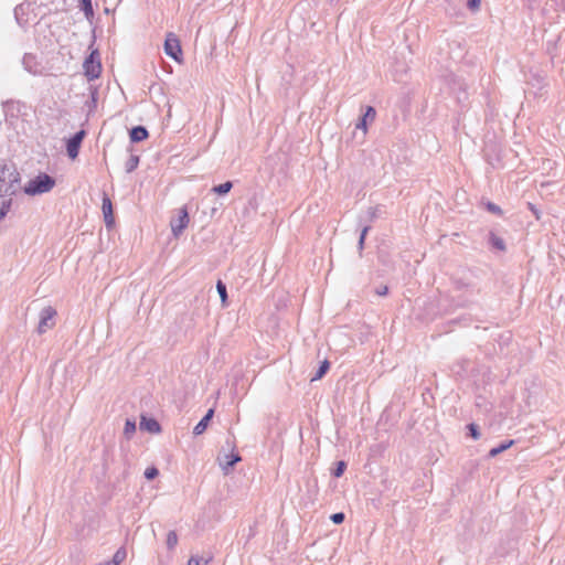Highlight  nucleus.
Here are the masks:
<instances>
[{
    "label": "nucleus",
    "mask_w": 565,
    "mask_h": 565,
    "mask_svg": "<svg viewBox=\"0 0 565 565\" xmlns=\"http://www.w3.org/2000/svg\"><path fill=\"white\" fill-rule=\"evenodd\" d=\"M2 174L3 177L0 178V220L7 215L11 207L12 199L7 196H11L20 190L18 172H8V182H6V172H3Z\"/></svg>",
    "instance_id": "nucleus-1"
},
{
    "label": "nucleus",
    "mask_w": 565,
    "mask_h": 565,
    "mask_svg": "<svg viewBox=\"0 0 565 565\" xmlns=\"http://www.w3.org/2000/svg\"><path fill=\"white\" fill-rule=\"evenodd\" d=\"M54 185L55 180L51 175L41 173L34 179L30 180L23 190L28 195H38L50 192Z\"/></svg>",
    "instance_id": "nucleus-2"
},
{
    "label": "nucleus",
    "mask_w": 565,
    "mask_h": 565,
    "mask_svg": "<svg viewBox=\"0 0 565 565\" xmlns=\"http://www.w3.org/2000/svg\"><path fill=\"white\" fill-rule=\"evenodd\" d=\"M56 310L50 306L43 308L40 312V320L38 324V332L45 333L47 330L55 326Z\"/></svg>",
    "instance_id": "nucleus-3"
},
{
    "label": "nucleus",
    "mask_w": 565,
    "mask_h": 565,
    "mask_svg": "<svg viewBox=\"0 0 565 565\" xmlns=\"http://www.w3.org/2000/svg\"><path fill=\"white\" fill-rule=\"evenodd\" d=\"M164 52L168 56L174 61L180 62L182 56V50L179 39L173 33H168L164 41Z\"/></svg>",
    "instance_id": "nucleus-4"
},
{
    "label": "nucleus",
    "mask_w": 565,
    "mask_h": 565,
    "mask_svg": "<svg viewBox=\"0 0 565 565\" xmlns=\"http://www.w3.org/2000/svg\"><path fill=\"white\" fill-rule=\"evenodd\" d=\"M84 71L85 75L89 79H95L99 76L102 72V65L98 58H96V53L93 52L89 54V56L84 62Z\"/></svg>",
    "instance_id": "nucleus-5"
},
{
    "label": "nucleus",
    "mask_w": 565,
    "mask_h": 565,
    "mask_svg": "<svg viewBox=\"0 0 565 565\" xmlns=\"http://www.w3.org/2000/svg\"><path fill=\"white\" fill-rule=\"evenodd\" d=\"M189 214L185 207L179 210L178 217L171 220V230L174 236H179L188 226Z\"/></svg>",
    "instance_id": "nucleus-6"
},
{
    "label": "nucleus",
    "mask_w": 565,
    "mask_h": 565,
    "mask_svg": "<svg viewBox=\"0 0 565 565\" xmlns=\"http://www.w3.org/2000/svg\"><path fill=\"white\" fill-rule=\"evenodd\" d=\"M85 137V131L79 130L74 136H72L66 143L67 156L71 159H76L79 152V147Z\"/></svg>",
    "instance_id": "nucleus-7"
},
{
    "label": "nucleus",
    "mask_w": 565,
    "mask_h": 565,
    "mask_svg": "<svg viewBox=\"0 0 565 565\" xmlns=\"http://www.w3.org/2000/svg\"><path fill=\"white\" fill-rule=\"evenodd\" d=\"M217 461L224 475H228L234 465L241 461V456L232 451L231 454L220 455Z\"/></svg>",
    "instance_id": "nucleus-8"
},
{
    "label": "nucleus",
    "mask_w": 565,
    "mask_h": 565,
    "mask_svg": "<svg viewBox=\"0 0 565 565\" xmlns=\"http://www.w3.org/2000/svg\"><path fill=\"white\" fill-rule=\"evenodd\" d=\"M102 210L104 214V221L107 227H110L114 224V215H113V204L109 196L104 193Z\"/></svg>",
    "instance_id": "nucleus-9"
},
{
    "label": "nucleus",
    "mask_w": 565,
    "mask_h": 565,
    "mask_svg": "<svg viewBox=\"0 0 565 565\" xmlns=\"http://www.w3.org/2000/svg\"><path fill=\"white\" fill-rule=\"evenodd\" d=\"M376 111L372 106H367L364 115L361 117L359 122L355 125L356 129L362 130L363 135L367 131V121H373L375 119Z\"/></svg>",
    "instance_id": "nucleus-10"
},
{
    "label": "nucleus",
    "mask_w": 565,
    "mask_h": 565,
    "mask_svg": "<svg viewBox=\"0 0 565 565\" xmlns=\"http://www.w3.org/2000/svg\"><path fill=\"white\" fill-rule=\"evenodd\" d=\"M214 415V411L211 408L207 411V413L205 414V416L195 425L194 429H193V434L199 436L201 434H203L209 425V422L212 419Z\"/></svg>",
    "instance_id": "nucleus-11"
},
{
    "label": "nucleus",
    "mask_w": 565,
    "mask_h": 565,
    "mask_svg": "<svg viewBox=\"0 0 565 565\" xmlns=\"http://www.w3.org/2000/svg\"><path fill=\"white\" fill-rule=\"evenodd\" d=\"M140 428L152 434L159 433L161 429L159 423L156 419L146 417L141 418Z\"/></svg>",
    "instance_id": "nucleus-12"
},
{
    "label": "nucleus",
    "mask_w": 565,
    "mask_h": 565,
    "mask_svg": "<svg viewBox=\"0 0 565 565\" xmlns=\"http://www.w3.org/2000/svg\"><path fill=\"white\" fill-rule=\"evenodd\" d=\"M147 138H148V131L143 126H137L130 130V139L134 142H139Z\"/></svg>",
    "instance_id": "nucleus-13"
},
{
    "label": "nucleus",
    "mask_w": 565,
    "mask_h": 565,
    "mask_svg": "<svg viewBox=\"0 0 565 565\" xmlns=\"http://www.w3.org/2000/svg\"><path fill=\"white\" fill-rule=\"evenodd\" d=\"M126 556V550L124 547H120L116 551L110 562H106L100 565H120L125 561Z\"/></svg>",
    "instance_id": "nucleus-14"
},
{
    "label": "nucleus",
    "mask_w": 565,
    "mask_h": 565,
    "mask_svg": "<svg viewBox=\"0 0 565 565\" xmlns=\"http://www.w3.org/2000/svg\"><path fill=\"white\" fill-rule=\"evenodd\" d=\"M513 444H514V440H508V441L500 444L498 447H494L489 451V457L490 458L497 457L499 454L509 449Z\"/></svg>",
    "instance_id": "nucleus-15"
},
{
    "label": "nucleus",
    "mask_w": 565,
    "mask_h": 565,
    "mask_svg": "<svg viewBox=\"0 0 565 565\" xmlns=\"http://www.w3.org/2000/svg\"><path fill=\"white\" fill-rule=\"evenodd\" d=\"M232 188H233V183L231 181H226V182H224L222 184L213 186L212 191L214 193L223 195V194L228 193Z\"/></svg>",
    "instance_id": "nucleus-16"
},
{
    "label": "nucleus",
    "mask_w": 565,
    "mask_h": 565,
    "mask_svg": "<svg viewBox=\"0 0 565 565\" xmlns=\"http://www.w3.org/2000/svg\"><path fill=\"white\" fill-rule=\"evenodd\" d=\"M490 244L492 245V247L499 250L505 249L504 241L501 237L497 236L494 233L490 234Z\"/></svg>",
    "instance_id": "nucleus-17"
},
{
    "label": "nucleus",
    "mask_w": 565,
    "mask_h": 565,
    "mask_svg": "<svg viewBox=\"0 0 565 565\" xmlns=\"http://www.w3.org/2000/svg\"><path fill=\"white\" fill-rule=\"evenodd\" d=\"M138 164H139V157L131 154L125 164L126 172H128V173L132 172L138 167Z\"/></svg>",
    "instance_id": "nucleus-18"
},
{
    "label": "nucleus",
    "mask_w": 565,
    "mask_h": 565,
    "mask_svg": "<svg viewBox=\"0 0 565 565\" xmlns=\"http://www.w3.org/2000/svg\"><path fill=\"white\" fill-rule=\"evenodd\" d=\"M216 290H217V292L220 295V298L222 300L223 306H226L227 291H226V286H225V284L222 280H218L216 282Z\"/></svg>",
    "instance_id": "nucleus-19"
},
{
    "label": "nucleus",
    "mask_w": 565,
    "mask_h": 565,
    "mask_svg": "<svg viewBox=\"0 0 565 565\" xmlns=\"http://www.w3.org/2000/svg\"><path fill=\"white\" fill-rule=\"evenodd\" d=\"M330 367L329 361L324 360L321 365L319 366L316 375L311 379V381H317L323 377V375L327 373V371Z\"/></svg>",
    "instance_id": "nucleus-20"
},
{
    "label": "nucleus",
    "mask_w": 565,
    "mask_h": 565,
    "mask_svg": "<svg viewBox=\"0 0 565 565\" xmlns=\"http://www.w3.org/2000/svg\"><path fill=\"white\" fill-rule=\"evenodd\" d=\"M136 431V423L134 420L127 419L124 427V435L126 438H130Z\"/></svg>",
    "instance_id": "nucleus-21"
},
{
    "label": "nucleus",
    "mask_w": 565,
    "mask_h": 565,
    "mask_svg": "<svg viewBox=\"0 0 565 565\" xmlns=\"http://www.w3.org/2000/svg\"><path fill=\"white\" fill-rule=\"evenodd\" d=\"M178 544V535L174 531H170L167 535V546L172 550Z\"/></svg>",
    "instance_id": "nucleus-22"
},
{
    "label": "nucleus",
    "mask_w": 565,
    "mask_h": 565,
    "mask_svg": "<svg viewBox=\"0 0 565 565\" xmlns=\"http://www.w3.org/2000/svg\"><path fill=\"white\" fill-rule=\"evenodd\" d=\"M369 230H370V226H365L361 231L360 238H359V242H358V248L360 250V254L362 253V250L364 248V242H365V237H366V234H367Z\"/></svg>",
    "instance_id": "nucleus-23"
},
{
    "label": "nucleus",
    "mask_w": 565,
    "mask_h": 565,
    "mask_svg": "<svg viewBox=\"0 0 565 565\" xmlns=\"http://www.w3.org/2000/svg\"><path fill=\"white\" fill-rule=\"evenodd\" d=\"M82 9L87 18L93 15L92 0H82Z\"/></svg>",
    "instance_id": "nucleus-24"
},
{
    "label": "nucleus",
    "mask_w": 565,
    "mask_h": 565,
    "mask_svg": "<svg viewBox=\"0 0 565 565\" xmlns=\"http://www.w3.org/2000/svg\"><path fill=\"white\" fill-rule=\"evenodd\" d=\"M468 430H469V434L470 436L475 439V440H478L480 438V431H479V428L476 424H469L467 426Z\"/></svg>",
    "instance_id": "nucleus-25"
},
{
    "label": "nucleus",
    "mask_w": 565,
    "mask_h": 565,
    "mask_svg": "<svg viewBox=\"0 0 565 565\" xmlns=\"http://www.w3.org/2000/svg\"><path fill=\"white\" fill-rule=\"evenodd\" d=\"M159 475V471L156 467L147 468L145 471V477L148 480L154 479Z\"/></svg>",
    "instance_id": "nucleus-26"
},
{
    "label": "nucleus",
    "mask_w": 565,
    "mask_h": 565,
    "mask_svg": "<svg viewBox=\"0 0 565 565\" xmlns=\"http://www.w3.org/2000/svg\"><path fill=\"white\" fill-rule=\"evenodd\" d=\"M347 468V465L344 461H339L337 463V468L333 471L334 477L339 478L343 475L344 470Z\"/></svg>",
    "instance_id": "nucleus-27"
},
{
    "label": "nucleus",
    "mask_w": 565,
    "mask_h": 565,
    "mask_svg": "<svg viewBox=\"0 0 565 565\" xmlns=\"http://www.w3.org/2000/svg\"><path fill=\"white\" fill-rule=\"evenodd\" d=\"M344 513L342 512H338V513H333L330 519L331 521L334 523V524H341L343 521H344Z\"/></svg>",
    "instance_id": "nucleus-28"
},
{
    "label": "nucleus",
    "mask_w": 565,
    "mask_h": 565,
    "mask_svg": "<svg viewBox=\"0 0 565 565\" xmlns=\"http://www.w3.org/2000/svg\"><path fill=\"white\" fill-rule=\"evenodd\" d=\"M480 0H468L467 6L470 10L476 11L480 8Z\"/></svg>",
    "instance_id": "nucleus-29"
},
{
    "label": "nucleus",
    "mask_w": 565,
    "mask_h": 565,
    "mask_svg": "<svg viewBox=\"0 0 565 565\" xmlns=\"http://www.w3.org/2000/svg\"><path fill=\"white\" fill-rule=\"evenodd\" d=\"M487 207L492 213H501V209L494 203H488Z\"/></svg>",
    "instance_id": "nucleus-30"
},
{
    "label": "nucleus",
    "mask_w": 565,
    "mask_h": 565,
    "mask_svg": "<svg viewBox=\"0 0 565 565\" xmlns=\"http://www.w3.org/2000/svg\"><path fill=\"white\" fill-rule=\"evenodd\" d=\"M201 558L196 556H191L188 561V565H200Z\"/></svg>",
    "instance_id": "nucleus-31"
},
{
    "label": "nucleus",
    "mask_w": 565,
    "mask_h": 565,
    "mask_svg": "<svg viewBox=\"0 0 565 565\" xmlns=\"http://www.w3.org/2000/svg\"><path fill=\"white\" fill-rule=\"evenodd\" d=\"M387 290H388V289H387V287H386V286H382V287H380V288H377V289H376V294H377L379 296H384V295H386V294H387Z\"/></svg>",
    "instance_id": "nucleus-32"
}]
</instances>
